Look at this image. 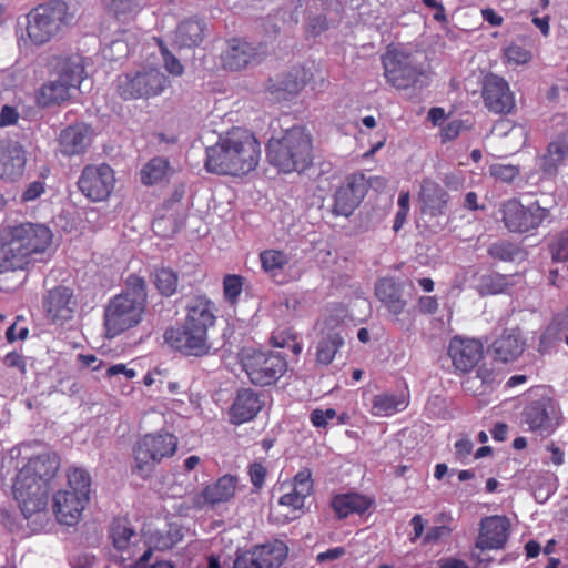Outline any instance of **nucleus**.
<instances>
[{"label":"nucleus","mask_w":568,"mask_h":568,"mask_svg":"<svg viewBox=\"0 0 568 568\" xmlns=\"http://www.w3.org/2000/svg\"><path fill=\"white\" fill-rule=\"evenodd\" d=\"M216 304L207 295H194L185 306L183 322L165 329V344L184 356L209 355L212 348L209 331L216 325Z\"/></svg>","instance_id":"f257e3e1"},{"label":"nucleus","mask_w":568,"mask_h":568,"mask_svg":"<svg viewBox=\"0 0 568 568\" xmlns=\"http://www.w3.org/2000/svg\"><path fill=\"white\" fill-rule=\"evenodd\" d=\"M44 224L23 222L0 226V273L26 271L52 243Z\"/></svg>","instance_id":"f03ea898"},{"label":"nucleus","mask_w":568,"mask_h":568,"mask_svg":"<svg viewBox=\"0 0 568 568\" xmlns=\"http://www.w3.org/2000/svg\"><path fill=\"white\" fill-rule=\"evenodd\" d=\"M126 290L113 296L106 304L103 316L105 336L113 338L135 327L146 308V282L142 276L130 274Z\"/></svg>","instance_id":"7ed1b4c3"},{"label":"nucleus","mask_w":568,"mask_h":568,"mask_svg":"<svg viewBox=\"0 0 568 568\" xmlns=\"http://www.w3.org/2000/svg\"><path fill=\"white\" fill-rule=\"evenodd\" d=\"M57 79L40 85L34 93L38 106L42 109L61 105L71 98V91L79 89L85 78L84 58L70 54L57 58L54 64Z\"/></svg>","instance_id":"20e7f679"},{"label":"nucleus","mask_w":568,"mask_h":568,"mask_svg":"<svg viewBox=\"0 0 568 568\" xmlns=\"http://www.w3.org/2000/svg\"><path fill=\"white\" fill-rule=\"evenodd\" d=\"M178 445V437L168 432L143 435L133 447L132 473L142 479L149 478L156 465L176 453Z\"/></svg>","instance_id":"39448f33"},{"label":"nucleus","mask_w":568,"mask_h":568,"mask_svg":"<svg viewBox=\"0 0 568 568\" xmlns=\"http://www.w3.org/2000/svg\"><path fill=\"white\" fill-rule=\"evenodd\" d=\"M68 10L62 0H52L32 9L27 17L30 41L37 45L49 42L65 24Z\"/></svg>","instance_id":"423d86ee"},{"label":"nucleus","mask_w":568,"mask_h":568,"mask_svg":"<svg viewBox=\"0 0 568 568\" xmlns=\"http://www.w3.org/2000/svg\"><path fill=\"white\" fill-rule=\"evenodd\" d=\"M239 362L250 382L256 386H268L281 376L284 359L280 354L244 347L239 352Z\"/></svg>","instance_id":"0eeeda50"},{"label":"nucleus","mask_w":568,"mask_h":568,"mask_svg":"<svg viewBox=\"0 0 568 568\" xmlns=\"http://www.w3.org/2000/svg\"><path fill=\"white\" fill-rule=\"evenodd\" d=\"M382 62L386 81L398 90L416 87L426 75L423 64L410 52L388 50Z\"/></svg>","instance_id":"6e6552de"},{"label":"nucleus","mask_w":568,"mask_h":568,"mask_svg":"<svg viewBox=\"0 0 568 568\" xmlns=\"http://www.w3.org/2000/svg\"><path fill=\"white\" fill-rule=\"evenodd\" d=\"M501 221L510 233H532L550 216V211L542 207L538 201L528 206L518 199H509L500 206Z\"/></svg>","instance_id":"1a4fd4ad"},{"label":"nucleus","mask_w":568,"mask_h":568,"mask_svg":"<svg viewBox=\"0 0 568 568\" xmlns=\"http://www.w3.org/2000/svg\"><path fill=\"white\" fill-rule=\"evenodd\" d=\"M170 84L158 69L138 71L118 78V93L124 100L149 99L161 94Z\"/></svg>","instance_id":"9d476101"},{"label":"nucleus","mask_w":568,"mask_h":568,"mask_svg":"<svg viewBox=\"0 0 568 568\" xmlns=\"http://www.w3.org/2000/svg\"><path fill=\"white\" fill-rule=\"evenodd\" d=\"M225 148L235 161L240 176L254 171L261 159V144L255 135L245 129L233 128L224 135Z\"/></svg>","instance_id":"9b49d317"},{"label":"nucleus","mask_w":568,"mask_h":568,"mask_svg":"<svg viewBox=\"0 0 568 568\" xmlns=\"http://www.w3.org/2000/svg\"><path fill=\"white\" fill-rule=\"evenodd\" d=\"M371 187L369 180L363 172H354L345 176L333 195L332 214L349 217L359 206Z\"/></svg>","instance_id":"f8f14e48"},{"label":"nucleus","mask_w":568,"mask_h":568,"mask_svg":"<svg viewBox=\"0 0 568 568\" xmlns=\"http://www.w3.org/2000/svg\"><path fill=\"white\" fill-rule=\"evenodd\" d=\"M51 486L34 479L16 476L12 490L26 519L33 515H47Z\"/></svg>","instance_id":"ddd939ff"},{"label":"nucleus","mask_w":568,"mask_h":568,"mask_svg":"<svg viewBox=\"0 0 568 568\" xmlns=\"http://www.w3.org/2000/svg\"><path fill=\"white\" fill-rule=\"evenodd\" d=\"M114 185V170L106 163L85 165L78 180L80 192L92 202L108 200Z\"/></svg>","instance_id":"4468645a"},{"label":"nucleus","mask_w":568,"mask_h":568,"mask_svg":"<svg viewBox=\"0 0 568 568\" xmlns=\"http://www.w3.org/2000/svg\"><path fill=\"white\" fill-rule=\"evenodd\" d=\"M42 307L52 324L63 325L71 321L78 310V300L73 288L57 285L47 290L42 296Z\"/></svg>","instance_id":"2eb2a0df"},{"label":"nucleus","mask_w":568,"mask_h":568,"mask_svg":"<svg viewBox=\"0 0 568 568\" xmlns=\"http://www.w3.org/2000/svg\"><path fill=\"white\" fill-rule=\"evenodd\" d=\"M313 164L311 134L302 126L286 130V173L305 172Z\"/></svg>","instance_id":"dca6fc26"},{"label":"nucleus","mask_w":568,"mask_h":568,"mask_svg":"<svg viewBox=\"0 0 568 568\" xmlns=\"http://www.w3.org/2000/svg\"><path fill=\"white\" fill-rule=\"evenodd\" d=\"M481 97L485 106L495 114H509L516 105L515 95L508 82L494 73L484 78Z\"/></svg>","instance_id":"f3484780"},{"label":"nucleus","mask_w":568,"mask_h":568,"mask_svg":"<svg viewBox=\"0 0 568 568\" xmlns=\"http://www.w3.org/2000/svg\"><path fill=\"white\" fill-rule=\"evenodd\" d=\"M447 353L455 372L467 374L484 358V345L479 339L454 336Z\"/></svg>","instance_id":"a211bd4d"},{"label":"nucleus","mask_w":568,"mask_h":568,"mask_svg":"<svg viewBox=\"0 0 568 568\" xmlns=\"http://www.w3.org/2000/svg\"><path fill=\"white\" fill-rule=\"evenodd\" d=\"M510 531V521L505 516H487L480 520L479 534L475 541V549L499 550L504 549Z\"/></svg>","instance_id":"6ab92c4d"},{"label":"nucleus","mask_w":568,"mask_h":568,"mask_svg":"<svg viewBox=\"0 0 568 568\" xmlns=\"http://www.w3.org/2000/svg\"><path fill=\"white\" fill-rule=\"evenodd\" d=\"M313 488L311 469L304 468L294 476L292 489L286 493V521L301 518L305 514V500L313 493Z\"/></svg>","instance_id":"aec40b11"},{"label":"nucleus","mask_w":568,"mask_h":568,"mask_svg":"<svg viewBox=\"0 0 568 568\" xmlns=\"http://www.w3.org/2000/svg\"><path fill=\"white\" fill-rule=\"evenodd\" d=\"M26 165L27 152L20 143L9 141L0 145V180L8 183L20 181Z\"/></svg>","instance_id":"412c9836"},{"label":"nucleus","mask_w":568,"mask_h":568,"mask_svg":"<svg viewBox=\"0 0 568 568\" xmlns=\"http://www.w3.org/2000/svg\"><path fill=\"white\" fill-rule=\"evenodd\" d=\"M236 477L224 475L214 484L207 485L201 493L195 494L191 499V507L202 509L205 506L229 501L235 494Z\"/></svg>","instance_id":"4be33fe9"},{"label":"nucleus","mask_w":568,"mask_h":568,"mask_svg":"<svg viewBox=\"0 0 568 568\" xmlns=\"http://www.w3.org/2000/svg\"><path fill=\"white\" fill-rule=\"evenodd\" d=\"M84 495L72 494L70 490H58L53 496V511L57 520L67 526L75 525L88 504Z\"/></svg>","instance_id":"5701e85b"},{"label":"nucleus","mask_w":568,"mask_h":568,"mask_svg":"<svg viewBox=\"0 0 568 568\" xmlns=\"http://www.w3.org/2000/svg\"><path fill=\"white\" fill-rule=\"evenodd\" d=\"M59 468L60 457L58 454L42 453L31 457L17 475L50 486Z\"/></svg>","instance_id":"b1692460"},{"label":"nucleus","mask_w":568,"mask_h":568,"mask_svg":"<svg viewBox=\"0 0 568 568\" xmlns=\"http://www.w3.org/2000/svg\"><path fill=\"white\" fill-rule=\"evenodd\" d=\"M449 195L436 181L425 178L422 181L418 193L420 213L432 217L444 215L447 209Z\"/></svg>","instance_id":"393cba45"},{"label":"nucleus","mask_w":568,"mask_h":568,"mask_svg":"<svg viewBox=\"0 0 568 568\" xmlns=\"http://www.w3.org/2000/svg\"><path fill=\"white\" fill-rule=\"evenodd\" d=\"M375 296L395 321H399L407 306V301L403 297L402 284L393 277H382L375 284Z\"/></svg>","instance_id":"a878e982"},{"label":"nucleus","mask_w":568,"mask_h":568,"mask_svg":"<svg viewBox=\"0 0 568 568\" xmlns=\"http://www.w3.org/2000/svg\"><path fill=\"white\" fill-rule=\"evenodd\" d=\"M91 143V128L84 123L69 125L58 136L59 150L63 155L73 156L84 153Z\"/></svg>","instance_id":"bb28decb"},{"label":"nucleus","mask_w":568,"mask_h":568,"mask_svg":"<svg viewBox=\"0 0 568 568\" xmlns=\"http://www.w3.org/2000/svg\"><path fill=\"white\" fill-rule=\"evenodd\" d=\"M256 55L255 48L248 42L233 38L227 41L226 48L222 51L221 65L227 71H240L245 69Z\"/></svg>","instance_id":"cd10ccee"},{"label":"nucleus","mask_w":568,"mask_h":568,"mask_svg":"<svg viewBox=\"0 0 568 568\" xmlns=\"http://www.w3.org/2000/svg\"><path fill=\"white\" fill-rule=\"evenodd\" d=\"M235 163L225 148L224 136H220L214 145L205 150L204 168L209 173L240 176Z\"/></svg>","instance_id":"c85d7f7f"},{"label":"nucleus","mask_w":568,"mask_h":568,"mask_svg":"<svg viewBox=\"0 0 568 568\" xmlns=\"http://www.w3.org/2000/svg\"><path fill=\"white\" fill-rule=\"evenodd\" d=\"M281 555L267 545L237 554L233 568H280Z\"/></svg>","instance_id":"c756f323"},{"label":"nucleus","mask_w":568,"mask_h":568,"mask_svg":"<svg viewBox=\"0 0 568 568\" xmlns=\"http://www.w3.org/2000/svg\"><path fill=\"white\" fill-rule=\"evenodd\" d=\"M263 407L260 395L252 389L239 390L231 408L230 420L235 424H244L252 420Z\"/></svg>","instance_id":"7c9ffc66"},{"label":"nucleus","mask_w":568,"mask_h":568,"mask_svg":"<svg viewBox=\"0 0 568 568\" xmlns=\"http://www.w3.org/2000/svg\"><path fill=\"white\" fill-rule=\"evenodd\" d=\"M206 23L202 19L189 18L181 21L173 32V44L179 49H194L204 38Z\"/></svg>","instance_id":"2f4dec72"},{"label":"nucleus","mask_w":568,"mask_h":568,"mask_svg":"<svg viewBox=\"0 0 568 568\" xmlns=\"http://www.w3.org/2000/svg\"><path fill=\"white\" fill-rule=\"evenodd\" d=\"M410 403L409 392L376 394L371 399V414L376 417H389L404 412Z\"/></svg>","instance_id":"473e14b6"},{"label":"nucleus","mask_w":568,"mask_h":568,"mask_svg":"<svg viewBox=\"0 0 568 568\" xmlns=\"http://www.w3.org/2000/svg\"><path fill=\"white\" fill-rule=\"evenodd\" d=\"M374 500L358 493L338 494L332 498L331 507L339 519H344L352 514L362 515L366 513Z\"/></svg>","instance_id":"72a5a7b5"},{"label":"nucleus","mask_w":568,"mask_h":568,"mask_svg":"<svg viewBox=\"0 0 568 568\" xmlns=\"http://www.w3.org/2000/svg\"><path fill=\"white\" fill-rule=\"evenodd\" d=\"M525 349V342L514 332L505 331L491 344V352L496 361L509 363L517 359Z\"/></svg>","instance_id":"f704fd0d"},{"label":"nucleus","mask_w":568,"mask_h":568,"mask_svg":"<svg viewBox=\"0 0 568 568\" xmlns=\"http://www.w3.org/2000/svg\"><path fill=\"white\" fill-rule=\"evenodd\" d=\"M550 408H552L551 400L545 398L535 400L525 408L524 419L528 425L529 430L537 432L552 428Z\"/></svg>","instance_id":"c9c22d12"},{"label":"nucleus","mask_w":568,"mask_h":568,"mask_svg":"<svg viewBox=\"0 0 568 568\" xmlns=\"http://www.w3.org/2000/svg\"><path fill=\"white\" fill-rule=\"evenodd\" d=\"M106 12L120 22H129L142 9V0H102Z\"/></svg>","instance_id":"e433bc0d"},{"label":"nucleus","mask_w":568,"mask_h":568,"mask_svg":"<svg viewBox=\"0 0 568 568\" xmlns=\"http://www.w3.org/2000/svg\"><path fill=\"white\" fill-rule=\"evenodd\" d=\"M344 345V338L337 332H328L318 342L316 348V362L322 365H329L336 353Z\"/></svg>","instance_id":"4c0bfd02"},{"label":"nucleus","mask_w":568,"mask_h":568,"mask_svg":"<svg viewBox=\"0 0 568 568\" xmlns=\"http://www.w3.org/2000/svg\"><path fill=\"white\" fill-rule=\"evenodd\" d=\"M170 162L166 158H152L141 170L142 184L150 186L168 178Z\"/></svg>","instance_id":"58836bf2"},{"label":"nucleus","mask_w":568,"mask_h":568,"mask_svg":"<svg viewBox=\"0 0 568 568\" xmlns=\"http://www.w3.org/2000/svg\"><path fill=\"white\" fill-rule=\"evenodd\" d=\"M260 261L262 270L276 283H281L277 280L278 275L283 274L284 271V253L278 250H264L260 253Z\"/></svg>","instance_id":"ea45409f"},{"label":"nucleus","mask_w":568,"mask_h":568,"mask_svg":"<svg viewBox=\"0 0 568 568\" xmlns=\"http://www.w3.org/2000/svg\"><path fill=\"white\" fill-rule=\"evenodd\" d=\"M135 536L134 529L126 518H115L110 527V537L113 546L123 551L129 548L131 538Z\"/></svg>","instance_id":"a19ab883"},{"label":"nucleus","mask_w":568,"mask_h":568,"mask_svg":"<svg viewBox=\"0 0 568 568\" xmlns=\"http://www.w3.org/2000/svg\"><path fill=\"white\" fill-rule=\"evenodd\" d=\"M510 286L509 276L500 273H490L480 277L477 292L480 296L504 293Z\"/></svg>","instance_id":"79ce46f5"},{"label":"nucleus","mask_w":568,"mask_h":568,"mask_svg":"<svg viewBox=\"0 0 568 568\" xmlns=\"http://www.w3.org/2000/svg\"><path fill=\"white\" fill-rule=\"evenodd\" d=\"M178 273L169 267L156 268L153 273V283L163 296H172L178 290Z\"/></svg>","instance_id":"37998d69"},{"label":"nucleus","mask_w":568,"mask_h":568,"mask_svg":"<svg viewBox=\"0 0 568 568\" xmlns=\"http://www.w3.org/2000/svg\"><path fill=\"white\" fill-rule=\"evenodd\" d=\"M313 79L310 69L302 65H294L286 74V95L298 94Z\"/></svg>","instance_id":"c03bdc74"},{"label":"nucleus","mask_w":568,"mask_h":568,"mask_svg":"<svg viewBox=\"0 0 568 568\" xmlns=\"http://www.w3.org/2000/svg\"><path fill=\"white\" fill-rule=\"evenodd\" d=\"M68 486L72 494L84 495L89 499L91 476L81 467H71L67 471Z\"/></svg>","instance_id":"a18cd8bd"},{"label":"nucleus","mask_w":568,"mask_h":568,"mask_svg":"<svg viewBox=\"0 0 568 568\" xmlns=\"http://www.w3.org/2000/svg\"><path fill=\"white\" fill-rule=\"evenodd\" d=\"M568 156V144L564 142H551L548 145L547 153L542 158L541 169L552 174L557 171L558 165Z\"/></svg>","instance_id":"49530a36"},{"label":"nucleus","mask_w":568,"mask_h":568,"mask_svg":"<svg viewBox=\"0 0 568 568\" xmlns=\"http://www.w3.org/2000/svg\"><path fill=\"white\" fill-rule=\"evenodd\" d=\"M266 160L276 174L284 171V135H272L266 144Z\"/></svg>","instance_id":"de8ad7c7"},{"label":"nucleus","mask_w":568,"mask_h":568,"mask_svg":"<svg viewBox=\"0 0 568 568\" xmlns=\"http://www.w3.org/2000/svg\"><path fill=\"white\" fill-rule=\"evenodd\" d=\"M244 281L245 278L237 274H226L223 277V297L231 307L237 306L243 292Z\"/></svg>","instance_id":"09e8293b"},{"label":"nucleus","mask_w":568,"mask_h":568,"mask_svg":"<svg viewBox=\"0 0 568 568\" xmlns=\"http://www.w3.org/2000/svg\"><path fill=\"white\" fill-rule=\"evenodd\" d=\"M487 252H488V255L494 260L511 262L519 255L520 247L515 243L503 240V241L493 243L488 247Z\"/></svg>","instance_id":"8fccbe9b"},{"label":"nucleus","mask_w":568,"mask_h":568,"mask_svg":"<svg viewBox=\"0 0 568 568\" xmlns=\"http://www.w3.org/2000/svg\"><path fill=\"white\" fill-rule=\"evenodd\" d=\"M506 63L511 65H524L532 59L531 50L516 42L509 43L504 49Z\"/></svg>","instance_id":"3c124183"},{"label":"nucleus","mask_w":568,"mask_h":568,"mask_svg":"<svg viewBox=\"0 0 568 568\" xmlns=\"http://www.w3.org/2000/svg\"><path fill=\"white\" fill-rule=\"evenodd\" d=\"M549 251L551 253L552 261H568V230H564L554 236L549 243Z\"/></svg>","instance_id":"603ef678"},{"label":"nucleus","mask_w":568,"mask_h":568,"mask_svg":"<svg viewBox=\"0 0 568 568\" xmlns=\"http://www.w3.org/2000/svg\"><path fill=\"white\" fill-rule=\"evenodd\" d=\"M489 174L500 182L511 183L520 174V169L513 164L495 163L489 166Z\"/></svg>","instance_id":"864d4df0"},{"label":"nucleus","mask_w":568,"mask_h":568,"mask_svg":"<svg viewBox=\"0 0 568 568\" xmlns=\"http://www.w3.org/2000/svg\"><path fill=\"white\" fill-rule=\"evenodd\" d=\"M45 192V183L42 180L30 182L21 194V203L33 202Z\"/></svg>","instance_id":"5fc2aeb1"},{"label":"nucleus","mask_w":568,"mask_h":568,"mask_svg":"<svg viewBox=\"0 0 568 568\" xmlns=\"http://www.w3.org/2000/svg\"><path fill=\"white\" fill-rule=\"evenodd\" d=\"M161 54L163 57V62L165 69L173 75H181L184 71V68L180 60L173 55L168 48H165L162 42L160 43Z\"/></svg>","instance_id":"6e6d98bb"},{"label":"nucleus","mask_w":568,"mask_h":568,"mask_svg":"<svg viewBox=\"0 0 568 568\" xmlns=\"http://www.w3.org/2000/svg\"><path fill=\"white\" fill-rule=\"evenodd\" d=\"M336 417V410L334 408L327 409H314L310 415V420L313 426L317 428H325L328 424V420Z\"/></svg>","instance_id":"4d7b16f0"},{"label":"nucleus","mask_w":568,"mask_h":568,"mask_svg":"<svg viewBox=\"0 0 568 568\" xmlns=\"http://www.w3.org/2000/svg\"><path fill=\"white\" fill-rule=\"evenodd\" d=\"M3 364L9 368H17L22 375L27 373L26 358L18 352H9L3 357Z\"/></svg>","instance_id":"13d9d810"},{"label":"nucleus","mask_w":568,"mask_h":568,"mask_svg":"<svg viewBox=\"0 0 568 568\" xmlns=\"http://www.w3.org/2000/svg\"><path fill=\"white\" fill-rule=\"evenodd\" d=\"M450 534H452V528L446 525L434 526V527L429 528V530L426 532V535L424 537V542L425 544L437 542L442 539L449 537Z\"/></svg>","instance_id":"bf43d9fd"},{"label":"nucleus","mask_w":568,"mask_h":568,"mask_svg":"<svg viewBox=\"0 0 568 568\" xmlns=\"http://www.w3.org/2000/svg\"><path fill=\"white\" fill-rule=\"evenodd\" d=\"M248 475L253 486L261 489L266 477V469L261 463H253L248 467Z\"/></svg>","instance_id":"052dcab7"},{"label":"nucleus","mask_w":568,"mask_h":568,"mask_svg":"<svg viewBox=\"0 0 568 568\" xmlns=\"http://www.w3.org/2000/svg\"><path fill=\"white\" fill-rule=\"evenodd\" d=\"M475 377H478V381H480L488 392L493 389L496 382V373L493 368L487 365H481L477 368Z\"/></svg>","instance_id":"680f3d73"},{"label":"nucleus","mask_w":568,"mask_h":568,"mask_svg":"<svg viewBox=\"0 0 568 568\" xmlns=\"http://www.w3.org/2000/svg\"><path fill=\"white\" fill-rule=\"evenodd\" d=\"M417 306L422 314L433 315L438 311L439 304L436 296L424 295L418 298Z\"/></svg>","instance_id":"e2e57ef3"},{"label":"nucleus","mask_w":568,"mask_h":568,"mask_svg":"<svg viewBox=\"0 0 568 568\" xmlns=\"http://www.w3.org/2000/svg\"><path fill=\"white\" fill-rule=\"evenodd\" d=\"M19 116L17 108L8 104L3 105L0 110V126L4 128L17 124Z\"/></svg>","instance_id":"0e129e2a"},{"label":"nucleus","mask_w":568,"mask_h":568,"mask_svg":"<svg viewBox=\"0 0 568 568\" xmlns=\"http://www.w3.org/2000/svg\"><path fill=\"white\" fill-rule=\"evenodd\" d=\"M463 389L473 396L484 395L488 393V390L485 388V386L478 381V377L475 376H468L465 381L462 383Z\"/></svg>","instance_id":"69168bd1"},{"label":"nucleus","mask_w":568,"mask_h":568,"mask_svg":"<svg viewBox=\"0 0 568 568\" xmlns=\"http://www.w3.org/2000/svg\"><path fill=\"white\" fill-rule=\"evenodd\" d=\"M454 447L456 458L463 459L470 455L474 445L470 439H468L467 437H463L455 443Z\"/></svg>","instance_id":"338daca9"},{"label":"nucleus","mask_w":568,"mask_h":568,"mask_svg":"<svg viewBox=\"0 0 568 568\" xmlns=\"http://www.w3.org/2000/svg\"><path fill=\"white\" fill-rule=\"evenodd\" d=\"M426 520L423 518L420 514H416L410 519V525L413 527V536L410 537V541H416L419 539L425 530Z\"/></svg>","instance_id":"774afa93"}]
</instances>
